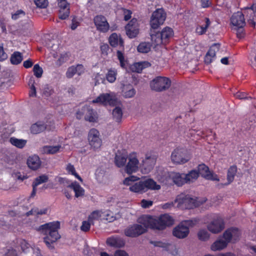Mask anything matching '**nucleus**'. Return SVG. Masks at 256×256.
Masks as SVG:
<instances>
[{
    "label": "nucleus",
    "mask_w": 256,
    "mask_h": 256,
    "mask_svg": "<svg viewBox=\"0 0 256 256\" xmlns=\"http://www.w3.org/2000/svg\"><path fill=\"white\" fill-rule=\"evenodd\" d=\"M140 178L134 176H130L126 178L123 180V184L129 186L130 191L138 194H142L148 190H158L160 188V185L152 178H146L140 180Z\"/></svg>",
    "instance_id": "nucleus-1"
},
{
    "label": "nucleus",
    "mask_w": 256,
    "mask_h": 256,
    "mask_svg": "<svg viewBox=\"0 0 256 256\" xmlns=\"http://www.w3.org/2000/svg\"><path fill=\"white\" fill-rule=\"evenodd\" d=\"M138 222L146 227L156 230H164L174 224V219L168 214L158 217L144 215L138 218Z\"/></svg>",
    "instance_id": "nucleus-2"
},
{
    "label": "nucleus",
    "mask_w": 256,
    "mask_h": 256,
    "mask_svg": "<svg viewBox=\"0 0 256 256\" xmlns=\"http://www.w3.org/2000/svg\"><path fill=\"white\" fill-rule=\"evenodd\" d=\"M60 228V223L58 221L52 222L40 226L38 230L46 235L44 242L50 248H53L52 244L60 238V236L58 230Z\"/></svg>",
    "instance_id": "nucleus-3"
},
{
    "label": "nucleus",
    "mask_w": 256,
    "mask_h": 256,
    "mask_svg": "<svg viewBox=\"0 0 256 256\" xmlns=\"http://www.w3.org/2000/svg\"><path fill=\"white\" fill-rule=\"evenodd\" d=\"M109 42L112 47H119L120 50L116 52V56L120 61V66L122 68H126L128 62L124 53L121 51L124 48V41L121 36L116 33H112L109 38Z\"/></svg>",
    "instance_id": "nucleus-4"
},
{
    "label": "nucleus",
    "mask_w": 256,
    "mask_h": 256,
    "mask_svg": "<svg viewBox=\"0 0 256 256\" xmlns=\"http://www.w3.org/2000/svg\"><path fill=\"white\" fill-rule=\"evenodd\" d=\"M198 222L196 219L182 221L174 228L173 235L180 239L187 237L190 233V228L194 226Z\"/></svg>",
    "instance_id": "nucleus-5"
},
{
    "label": "nucleus",
    "mask_w": 256,
    "mask_h": 256,
    "mask_svg": "<svg viewBox=\"0 0 256 256\" xmlns=\"http://www.w3.org/2000/svg\"><path fill=\"white\" fill-rule=\"evenodd\" d=\"M174 202L176 204V206L180 208H192L199 206L202 203L190 195L184 194L178 195L174 200Z\"/></svg>",
    "instance_id": "nucleus-6"
},
{
    "label": "nucleus",
    "mask_w": 256,
    "mask_h": 256,
    "mask_svg": "<svg viewBox=\"0 0 256 256\" xmlns=\"http://www.w3.org/2000/svg\"><path fill=\"white\" fill-rule=\"evenodd\" d=\"M158 179L161 182L166 184H170L172 182L178 186L186 183L185 174L174 172L166 173L162 177Z\"/></svg>",
    "instance_id": "nucleus-7"
},
{
    "label": "nucleus",
    "mask_w": 256,
    "mask_h": 256,
    "mask_svg": "<svg viewBox=\"0 0 256 256\" xmlns=\"http://www.w3.org/2000/svg\"><path fill=\"white\" fill-rule=\"evenodd\" d=\"M91 103L98 105L114 106L118 103L116 94L114 92H109L100 94L91 101Z\"/></svg>",
    "instance_id": "nucleus-8"
},
{
    "label": "nucleus",
    "mask_w": 256,
    "mask_h": 256,
    "mask_svg": "<svg viewBox=\"0 0 256 256\" xmlns=\"http://www.w3.org/2000/svg\"><path fill=\"white\" fill-rule=\"evenodd\" d=\"M230 23L232 30H237V36L240 38L243 36V28L246 24L243 13L238 12L234 13L231 17Z\"/></svg>",
    "instance_id": "nucleus-9"
},
{
    "label": "nucleus",
    "mask_w": 256,
    "mask_h": 256,
    "mask_svg": "<svg viewBox=\"0 0 256 256\" xmlns=\"http://www.w3.org/2000/svg\"><path fill=\"white\" fill-rule=\"evenodd\" d=\"M76 117L80 120L84 118L86 121L90 122H97L98 120L97 112L90 106L86 105L84 106L78 110L76 113Z\"/></svg>",
    "instance_id": "nucleus-10"
},
{
    "label": "nucleus",
    "mask_w": 256,
    "mask_h": 256,
    "mask_svg": "<svg viewBox=\"0 0 256 256\" xmlns=\"http://www.w3.org/2000/svg\"><path fill=\"white\" fill-rule=\"evenodd\" d=\"M140 168V163L138 160V156L136 152H131L128 157L124 170L126 173L131 174L136 172Z\"/></svg>",
    "instance_id": "nucleus-11"
},
{
    "label": "nucleus",
    "mask_w": 256,
    "mask_h": 256,
    "mask_svg": "<svg viewBox=\"0 0 256 256\" xmlns=\"http://www.w3.org/2000/svg\"><path fill=\"white\" fill-rule=\"evenodd\" d=\"M171 82L168 78L158 76L150 82V86L152 90L161 92L168 88Z\"/></svg>",
    "instance_id": "nucleus-12"
},
{
    "label": "nucleus",
    "mask_w": 256,
    "mask_h": 256,
    "mask_svg": "<svg viewBox=\"0 0 256 256\" xmlns=\"http://www.w3.org/2000/svg\"><path fill=\"white\" fill-rule=\"evenodd\" d=\"M166 18V14L162 8H158L153 12L150 20L152 29H157L162 24Z\"/></svg>",
    "instance_id": "nucleus-13"
},
{
    "label": "nucleus",
    "mask_w": 256,
    "mask_h": 256,
    "mask_svg": "<svg viewBox=\"0 0 256 256\" xmlns=\"http://www.w3.org/2000/svg\"><path fill=\"white\" fill-rule=\"evenodd\" d=\"M88 138L92 149L96 150L100 148L102 145V140L98 130L94 128L90 129L88 133Z\"/></svg>",
    "instance_id": "nucleus-14"
},
{
    "label": "nucleus",
    "mask_w": 256,
    "mask_h": 256,
    "mask_svg": "<svg viewBox=\"0 0 256 256\" xmlns=\"http://www.w3.org/2000/svg\"><path fill=\"white\" fill-rule=\"evenodd\" d=\"M190 156L186 154V151L183 148H177L172 153L171 160L176 164H183L189 160Z\"/></svg>",
    "instance_id": "nucleus-15"
},
{
    "label": "nucleus",
    "mask_w": 256,
    "mask_h": 256,
    "mask_svg": "<svg viewBox=\"0 0 256 256\" xmlns=\"http://www.w3.org/2000/svg\"><path fill=\"white\" fill-rule=\"evenodd\" d=\"M208 230L212 234H218L224 228L223 219L220 216H215L212 220L208 224Z\"/></svg>",
    "instance_id": "nucleus-16"
},
{
    "label": "nucleus",
    "mask_w": 256,
    "mask_h": 256,
    "mask_svg": "<svg viewBox=\"0 0 256 256\" xmlns=\"http://www.w3.org/2000/svg\"><path fill=\"white\" fill-rule=\"evenodd\" d=\"M156 162L154 156L146 155L140 163V170L142 174H148L153 169Z\"/></svg>",
    "instance_id": "nucleus-17"
},
{
    "label": "nucleus",
    "mask_w": 256,
    "mask_h": 256,
    "mask_svg": "<svg viewBox=\"0 0 256 256\" xmlns=\"http://www.w3.org/2000/svg\"><path fill=\"white\" fill-rule=\"evenodd\" d=\"M148 228L144 225L142 226L140 224H135L126 228L124 230V234L127 236L136 237L144 233Z\"/></svg>",
    "instance_id": "nucleus-18"
},
{
    "label": "nucleus",
    "mask_w": 256,
    "mask_h": 256,
    "mask_svg": "<svg viewBox=\"0 0 256 256\" xmlns=\"http://www.w3.org/2000/svg\"><path fill=\"white\" fill-rule=\"evenodd\" d=\"M197 171L199 175L208 180L218 181L219 178L218 176L210 172L209 168L204 164H200L198 167Z\"/></svg>",
    "instance_id": "nucleus-19"
},
{
    "label": "nucleus",
    "mask_w": 256,
    "mask_h": 256,
    "mask_svg": "<svg viewBox=\"0 0 256 256\" xmlns=\"http://www.w3.org/2000/svg\"><path fill=\"white\" fill-rule=\"evenodd\" d=\"M94 21L96 29L100 32H106L108 30L110 25L104 16H97L94 17Z\"/></svg>",
    "instance_id": "nucleus-20"
},
{
    "label": "nucleus",
    "mask_w": 256,
    "mask_h": 256,
    "mask_svg": "<svg viewBox=\"0 0 256 256\" xmlns=\"http://www.w3.org/2000/svg\"><path fill=\"white\" fill-rule=\"evenodd\" d=\"M125 28L126 35L130 38H135L139 32L138 26L136 18H132Z\"/></svg>",
    "instance_id": "nucleus-21"
},
{
    "label": "nucleus",
    "mask_w": 256,
    "mask_h": 256,
    "mask_svg": "<svg viewBox=\"0 0 256 256\" xmlns=\"http://www.w3.org/2000/svg\"><path fill=\"white\" fill-rule=\"evenodd\" d=\"M240 235V231L237 228H232L224 232L222 236L228 242H234L239 239Z\"/></svg>",
    "instance_id": "nucleus-22"
},
{
    "label": "nucleus",
    "mask_w": 256,
    "mask_h": 256,
    "mask_svg": "<svg viewBox=\"0 0 256 256\" xmlns=\"http://www.w3.org/2000/svg\"><path fill=\"white\" fill-rule=\"evenodd\" d=\"M228 241L224 238V236L219 237L210 246V250L213 252L220 251L226 248L228 244Z\"/></svg>",
    "instance_id": "nucleus-23"
},
{
    "label": "nucleus",
    "mask_w": 256,
    "mask_h": 256,
    "mask_svg": "<svg viewBox=\"0 0 256 256\" xmlns=\"http://www.w3.org/2000/svg\"><path fill=\"white\" fill-rule=\"evenodd\" d=\"M244 13L248 19V24L252 26H254L256 23V6L246 8Z\"/></svg>",
    "instance_id": "nucleus-24"
},
{
    "label": "nucleus",
    "mask_w": 256,
    "mask_h": 256,
    "mask_svg": "<svg viewBox=\"0 0 256 256\" xmlns=\"http://www.w3.org/2000/svg\"><path fill=\"white\" fill-rule=\"evenodd\" d=\"M128 156V154L125 150L118 151L114 158L116 165L118 168L124 166L126 164Z\"/></svg>",
    "instance_id": "nucleus-25"
},
{
    "label": "nucleus",
    "mask_w": 256,
    "mask_h": 256,
    "mask_svg": "<svg viewBox=\"0 0 256 256\" xmlns=\"http://www.w3.org/2000/svg\"><path fill=\"white\" fill-rule=\"evenodd\" d=\"M84 68L82 65L72 66L68 68L66 75L68 78H72L75 74L80 75L84 72Z\"/></svg>",
    "instance_id": "nucleus-26"
},
{
    "label": "nucleus",
    "mask_w": 256,
    "mask_h": 256,
    "mask_svg": "<svg viewBox=\"0 0 256 256\" xmlns=\"http://www.w3.org/2000/svg\"><path fill=\"white\" fill-rule=\"evenodd\" d=\"M220 44H214L210 48L209 50L206 54L204 58V62L206 64H210L215 57L216 54L220 50Z\"/></svg>",
    "instance_id": "nucleus-27"
},
{
    "label": "nucleus",
    "mask_w": 256,
    "mask_h": 256,
    "mask_svg": "<svg viewBox=\"0 0 256 256\" xmlns=\"http://www.w3.org/2000/svg\"><path fill=\"white\" fill-rule=\"evenodd\" d=\"M28 166L32 170L38 168L41 164V162L39 157L36 155L30 156L27 160Z\"/></svg>",
    "instance_id": "nucleus-28"
},
{
    "label": "nucleus",
    "mask_w": 256,
    "mask_h": 256,
    "mask_svg": "<svg viewBox=\"0 0 256 256\" xmlns=\"http://www.w3.org/2000/svg\"><path fill=\"white\" fill-rule=\"evenodd\" d=\"M51 130L52 128L45 124L44 122H40L32 124L30 128L31 132L34 134H39L44 130Z\"/></svg>",
    "instance_id": "nucleus-29"
},
{
    "label": "nucleus",
    "mask_w": 256,
    "mask_h": 256,
    "mask_svg": "<svg viewBox=\"0 0 256 256\" xmlns=\"http://www.w3.org/2000/svg\"><path fill=\"white\" fill-rule=\"evenodd\" d=\"M68 187L74 190L76 198L82 196L84 194V190L76 181L72 182Z\"/></svg>",
    "instance_id": "nucleus-30"
},
{
    "label": "nucleus",
    "mask_w": 256,
    "mask_h": 256,
    "mask_svg": "<svg viewBox=\"0 0 256 256\" xmlns=\"http://www.w3.org/2000/svg\"><path fill=\"white\" fill-rule=\"evenodd\" d=\"M150 66V64L148 62H136L130 66V70L134 72L140 73L142 70Z\"/></svg>",
    "instance_id": "nucleus-31"
},
{
    "label": "nucleus",
    "mask_w": 256,
    "mask_h": 256,
    "mask_svg": "<svg viewBox=\"0 0 256 256\" xmlns=\"http://www.w3.org/2000/svg\"><path fill=\"white\" fill-rule=\"evenodd\" d=\"M107 244L114 247H122L124 244V240L118 237H110L106 240Z\"/></svg>",
    "instance_id": "nucleus-32"
},
{
    "label": "nucleus",
    "mask_w": 256,
    "mask_h": 256,
    "mask_svg": "<svg viewBox=\"0 0 256 256\" xmlns=\"http://www.w3.org/2000/svg\"><path fill=\"white\" fill-rule=\"evenodd\" d=\"M106 214L104 213V212L100 210H95L89 215L88 219L91 223L94 224V221L98 220L100 219H104Z\"/></svg>",
    "instance_id": "nucleus-33"
},
{
    "label": "nucleus",
    "mask_w": 256,
    "mask_h": 256,
    "mask_svg": "<svg viewBox=\"0 0 256 256\" xmlns=\"http://www.w3.org/2000/svg\"><path fill=\"white\" fill-rule=\"evenodd\" d=\"M136 94L134 88L131 85L124 86L122 90V95L125 98H131Z\"/></svg>",
    "instance_id": "nucleus-34"
},
{
    "label": "nucleus",
    "mask_w": 256,
    "mask_h": 256,
    "mask_svg": "<svg viewBox=\"0 0 256 256\" xmlns=\"http://www.w3.org/2000/svg\"><path fill=\"white\" fill-rule=\"evenodd\" d=\"M210 24V22L208 18H204V24L200 25L198 26L196 28V34H198V35H202L204 34L208 28L209 27V26Z\"/></svg>",
    "instance_id": "nucleus-35"
},
{
    "label": "nucleus",
    "mask_w": 256,
    "mask_h": 256,
    "mask_svg": "<svg viewBox=\"0 0 256 256\" xmlns=\"http://www.w3.org/2000/svg\"><path fill=\"white\" fill-rule=\"evenodd\" d=\"M10 142L14 146L18 148H22L26 145L27 140H26L18 139L14 137H12L10 139Z\"/></svg>",
    "instance_id": "nucleus-36"
},
{
    "label": "nucleus",
    "mask_w": 256,
    "mask_h": 256,
    "mask_svg": "<svg viewBox=\"0 0 256 256\" xmlns=\"http://www.w3.org/2000/svg\"><path fill=\"white\" fill-rule=\"evenodd\" d=\"M61 148L60 145L55 146H46L43 147L42 152L46 154H54L60 152Z\"/></svg>",
    "instance_id": "nucleus-37"
},
{
    "label": "nucleus",
    "mask_w": 256,
    "mask_h": 256,
    "mask_svg": "<svg viewBox=\"0 0 256 256\" xmlns=\"http://www.w3.org/2000/svg\"><path fill=\"white\" fill-rule=\"evenodd\" d=\"M23 60L22 54L19 52H14L11 56L10 60L12 64L17 65L20 64Z\"/></svg>",
    "instance_id": "nucleus-38"
},
{
    "label": "nucleus",
    "mask_w": 256,
    "mask_h": 256,
    "mask_svg": "<svg viewBox=\"0 0 256 256\" xmlns=\"http://www.w3.org/2000/svg\"><path fill=\"white\" fill-rule=\"evenodd\" d=\"M160 33L165 42H166L167 40L171 38L174 34L172 30L169 27L164 28Z\"/></svg>",
    "instance_id": "nucleus-39"
},
{
    "label": "nucleus",
    "mask_w": 256,
    "mask_h": 256,
    "mask_svg": "<svg viewBox=\"0 0 256 256\" xmlns=\"http://www.w3.org/2000/svg\"><path fill=\"white\" fill-rule=\"evenodd\" d=\"M199 174L196 170H193L190 171L188 174H186V183L194 182L198 178Z\"/></svg>",
    "instance_id": "nucleus-40"
},
{
    "label": "nucleus",
    "mask_w": 256,
    "mask_h": 256,
    "mask_svg": "<svg viewBox=\"0 0 256 256\" xmlns=\"http://www.w3.org/2000/svg\"><path fill=\"white\" fill-rule=\"evenodd\" d=\"M150 36L152 43L154 46H158L165 43L160 32H156L155 34H151Z\"/></svg>",
    "instance_id": "nucleus-41"
},
{
    "label": "nucleus",
    "mask_w": 256,
    "mask_h": 256,
    "mask_svg": "<svg viewBox=\"0 0 256 256\" xmlns=\"http://www.w3.org/2000/svg\"><path fill=\"white\" fill-rule=\"evenodd\" d=\"M117 70L115 68H110L106 74V78L110 83L114 82L116 80Z\"/></svg>",
    "instance_id": "nucleus-42"
},
{
    "label": "nucleus",
    "mask_w": 256,
    "mask_h": 256,
    "mask_svg": "<svg viewBox=\"0 0 256 256\" xmlns=\"http://www.w3.org/2000/svg\"><path fill=\"white\" fill-rule=\"evenodd\" d=\"M70 54L68 52H63L60 54V57L56 62V64L60 66L63 64L68 60Z\"/></svg>",
    "instance_id": "nucleus-43"
},
{
    "label": "nucleus",
    "mask_w": 256,
    "mask_h": 256,
    "mask_svg": "<svg viewBox=\"0 0 256 256\" xmlns=\"http://www.w3.org/2000/svg\"><path fill=\"white\" fill-rule=\"evenodd\" d=\"M198 237L202 241H206L210 237V234L206 229L202 228L198 232Z\"/></svg>",
    "instance_id": "nucleus-44"
},
{
    "label": "nucleus",
    "mask_w": 256,
    "mask_h": 256,
    "mask_svg": "<svg viewBox=\"0 0 256 256\" xmlns=\"http://www.w3.org/2000/svg\"><path fill=\"white\" fill-rule=\"evenodd\" d=\"M66 170L69 174L74 176L75 178L78 179L80 182H82V179L76 173L74 165L71 164H68L66 166Z\"/></svg>",
    "instance_id": "nucleus-45"
},
{
    "label": "nucleus",
    "mask_w": 256,
    "mask_h": 256,
    "mask_svg": "<svg viewBox=\"0 0 256 256\" xmlns=\"http://www.w3.org/2000/svg\"><path fill=\"white\" fill-rule=\"evenodd\" d=\"M151 45L148 42H141L138 46L137 50L138 52L142 53H147L150 50Z\"/></svg>",
    "instance_id": "nucleus-46"
},
{
    "label": "nucleus",
    "mask_w": 256,
    "mask_h": 256,
    "mask_svg": "<svg viewBox=\"0 0 256 256\" xmlns=\"http://www.w3.org/2000/svg\"><path fill=\"white\" fill-rule=\"evenodd\" d=\"M236 171V167L234 166H232L229 168L227 174V179L228 182V184L233 181Z\"/></svg>",
    "instance_id": "nucleus-47"
},
{
    "label": "nucleus",
    "mask_w": 256,
    "mask_h": 256,
    "mask_svg": "<svg viewBox=\"0 0 256 256\" xmlns=\"http://www.w3.org/2000/svg\"><path fill=\"white\" fill-rule=\"evenodd\" d=\"M112 116L116 121L120 122L122 116V108L119 106L116 107L112 111Z\"/></svg>",
    "instance_id": "nucleus-48"
},
{
    "label": "nucleus",
    "mask_w": 256,
    "mask_h": 256,
    "mask_svg": "<svg viewBox=\"0 0 256 256\" xmlns=\"http://www.w3.org/2000/svg\"><path fill=\"white\" fill-rule=\"evenodd\" d=\"M18 244L24 252H28L30 250V244L24 240H20Z\"/></svg>",
    "instance_id": "nucleus-49"
},
{
    "label": "nucleus",
    "mask_w": 256,
    "mask_h": 256,
    "mask_svg": "<svg viewBox=\"0 0 256 256\" xmlns=\"http://www.w3.org/2000/svg\"><path fill=\"white\" fill-rule=\"evenodd\" d=\"M46 46L53 52H55L58 49V44L56 40H52L46 42Z\"/></svg>",
    "instance_id": "nucleus-50"
},
{
    "label": "nucleus",
    "mask_w": 256,
    "mask_h": 256,
    "mask_svg": "<svg viewBox=\"0 0 256 256\" xmlns=\"http://www.w3.org/2000/svg\"><path fill=\"white\" fill-rule=\"evenodd\" d=\"M48 180V177L46 175H42L36 178L33 182L34 185L38 186L44 182H46Z\"/></svg>",
    "instance_id": "nucleus-51"
},
{
    "label": "nucleus",
    "mask_w": 256,
    "mask_h": 256,
    "mask_svg": "<svg viewBox=\"0 0 256 256\" xmlns=\"http://www.w3.org/2000/svg\"><path fill=\"white\" fill-rule=\"evenodd\" d=\"M36 6L40 8H44L47 7L48 4V0H33Z\"/></svg>",
    "instance_id": "nucleus-52"
},
{
    "label": "nucleus",
    "mask_w": 256,
    "mask_h": 256,
    "mask_svg": "<svg viewBox=\"0 0 256 256\" xmlns=\"http://www.w3.org/2000/svg\"><path fill=\"white\" fill-rule=\"evenodd\" d=\"M33 72L34 75L38 78H40L42 76L43 73L42 68L38 64H36L33 68Z\"/></svg>",
    "instance_id": "nucleus-53"
},
{
    "label": "nucleus",
    "mask_w": 256,
    "mask_h": 256,
    "mask_svg": "<svg viewBox=\"0 0 256 256\" xmlns=\"http://www.w3.org/2000/svg\"><path fill=\"white\" fill-rule=\"evenodd\" d=\"M70 13V9H59V18L61 20H66L68 17Z\"/></svg>",
    "instance_id": "nucleus-54"
},
{
    "label": "nucleus",
    "mask_w": 256,
    "mask_h": 256,
    "mask_svg": "<svg viewBox=\"0 0 256 256\" xmlns=\"http://www.w3.org/2000/svg\"><path fill=\"white\" fill-rule=\"evenodd\" d=\"M82 21L80 18L74 17L72 20V24L70 28L72 30H76Z\"/></svg>",
    "instance_id": "nucleus-55"
},
{
    "label": "nucleus",
    "mask_w": 256,
    "mask_h": 256,
    "mask_svg": "<svg viewBox=\"0 0 256 256\" xmlns=\"http://www.w3.org/2000/svg\"><path fill=\"white\" fill-rule=\"evenodd\" d=\"M25 12L21 10H18L14 14H12V18L14 20H16L20 18H22L25 16Z\"/></svg>",
    "instance_id": "nucleus-56"
},
{
    "label": "nucleus",
    "mask_w": 256,
    "mask_h": 256,
    "mask_svg": "<svg viewBox=\"0 0 256 256\" xmlns=\"http://www.w3.org/2000/svg\"><path fill=\"white\" fill-rule=\"evenodd\" d=\"M104 213L106 214V216L104 219L106 220L108 222H112L116 220V216H114L112 213L110 212L106 211Z\"/></svg>",
    "instance_id": "nucleus-57"
},
{
    "label": "nucleus",
    "mask_w": 256,
    "mask_h": 256,
    "mask_svg": "<svg viewBox=\"0 0 256 256\" xmlns=\"http://www.w3.org/2000/svg\"><path fill=\"white\" fill-rule=\"evenodd\" d=\"M120 10L124 16V20H125L127 21L131 18L132 14L131 10L124 8H122Z\"/></svg>",
    "instance_id": "nucleus-58"
},
{
    "label": "nucleus",
    "mask_w": 256,
    "mask_h": 256,
    "mask_svg": "<svg viewBox=\"0 0 256 256\" xmlns=\"http://www.w3.org/2000/svg\"><path fill=\"white\" fill-rule=\"evenodd\" d=\"M92 224H94L91 223L88 220L84 221L82 223L80 229L83 232H87L90 230V226Z\"/></svg>",
    "instance_id": "nucleus-59"
},
{
    "label": "nucleus",
    "mask_w": 256,
    "mask_h": 256,
    "mask_svg": "<svg viewBox=\"0 0 256 256\" xmlns=\"http://www.w3.org/2000/svg\"><path fill=\"white\" fill-rule=\"evenodd\" d=\"M54 93V90L51 87L48 86H44L43 90V95L46 97H48L52 96Z\"/></svg>",
    "instance_id": "nucleus-60"
},
{
    "label": "nucleus",
    "mask_w": 256,
    "mask_h": 256,
    "mask_svg": "<svg viewBox=\"0 0 256 256\" xmlns=\"http://www.w3.org/2000/svg\"><path fill=\"white\" fill-rule=\"evenodd\" d=\"M153 204V202L152 200H148L143 199L141 200L140 206L143 208H148L151 206Z\"/></svg>",
    "instance_id": "nucleus-61"
},
{
    "label": "nucleus",
    "mask_w": 256,
    "mask_h": 256,
    "mask_svg": "<svg viewBox=\"0 0 256 256\" xmlns=\"http://www.w3.org/2000/svg\"><path fill=\"white\" fill-rule=\"evenodd\" d=\"M34 80L31 79L29 83L30 84H32L29 94L30 96H36V89L34 86Z\"/></svg>",
    "instance_id": "nucleus-62"
},
{
    "label": "nucleus",
    "mask_w": 256,
    "mask_h": 256,
    "mask_svg": "<svg viewBox=\"0 0 256 256\" xmlns=\"http://www.w3.org/2000/svg\"><path fill=\"white\" fill-rule=\"evenodd\" d=\"M154 244L156 246L162 248L165 250H167L169 246L168 244L159 241L154 242Z\"/></svg>",
    "instance_id": "nucleus-63"
},
{
    "label": "nucleus",
    "mask_w": 256,
    "mask_h": 256,
    "mask_svg": "<svg viewBox=\"0 0 256 256\" xmlns=\"http://www.w3.org/2000/svg\"><path fill=\"white\" fill-rule=\"evenodd\" d=\"M8 58L7 54L4 52L2 45H0V60L3 61Z\"/></svg>",
    "instance_id": "nucleus-64"
}]
</instances>
